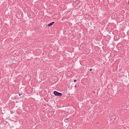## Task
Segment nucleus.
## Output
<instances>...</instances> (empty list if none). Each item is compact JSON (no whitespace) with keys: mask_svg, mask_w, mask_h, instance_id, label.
Returning <instances> with one entry per match:
<instances>
[{"mask_svg":"<svg viewBox=\"0 0 129 129\" xmlns=\"http://www.w3.org/2000/svg\"><path fill=\"white\" fill-rule=\"evenodd\" d=\"M75 87H77V85H75Z\"/></svg>","mask_w":129,"mask_h":129,"instance_id":"nucleus-7","label":"nucleus"},{"mask_svg":"<svg viewBox=\"0 0 129 129\" xmlns=\"http://www.w3.org/2000/svg\"><path fill=\"white\" fill-rule=\"evenodd\" d=\"M76 2L77 4H79L80 2L79 1V0H76Z\"/></svg>","mask_w":129,"mask_h":129,"instance_id":"nucleus-4","label":"nucleus"},{"mask_svg":"<svg viewBox=\"0 0 129 129\" xmlns=\"http://www.w3.org/2000/svg\"><path fill=\"white\" fill-rule=\"evenodd\" d=\"M76 81H77V80H76V79L74 80V82H76Z\"/></svg>","mask_w":129,"mask_h":129,"instance_id":"nucleus-5","label":"nucleus"},{"mask_svg":"<svg viewBox=\"0 0 129 129\" xmlns=\"http://www.w3.org/2000/svg\"><path fill=\"white\" fill-rule=\"evenodd\" d=\"M54 22H53L48 24V27H49L52 26L54 23Z\"/></svg>","mask_w":129,"mask_h":129,"instance_id":"nucleus-2","label":"nucleus"},{"mask_svg":"<svg viewBox=\"0 0 129 129\" xmlns=\"http://www.w3.org/2000/svg\"><path fill=\"white\" fill-rule=\"evenodd\" d=\"M53 93L54 95L56 96H61L62 95V94L61 93L58 92L56 91H54Z\"/></svg>","mask_w":129,"mask_h":129,"instance_id":"nucleus-1","label":"nucleus"},{"mask_svg":"<svg viewBox=\"0 0 129 129\" xmlns=\"http://www.w3.org/2000/svg\"><path fill=\"white\" fill-rule=\"evenodd\" d=\"M19 96H20L21 95V94H19Z\"/></svg>","mask_w":129,"mask_h":129,"instance_id":"nucleus-9","label":"nucleus"},{"mask_svg":"<svg viewBox=\"0 0 129 129\" xmlns=\"http://www.w3.org/2000/svg\"><path fill=\"white\" fill-rule=\"evenodd\" d=\"M92 69H90L89 70V71H92Z\"/></svg>","mask_w":129,"mask_h":129,"instance_id":"nucleus-6","label":"nucleus"},{"mask_svg":"<svg viewBox=\"0 0 129 129\" xmlns=\"http://www.w3.org/2000/svg\"><path fill=\"white\" fill-rule=\"evenodd\" d=\"M69 118H67L66 119H65L64 120V121L65 122H68V119Z\"/></svg>","mask_w":129,"mask_h":129,"instance_id":"nucleus-3","label":"nucleus"},{"mask_svg":"<svg viewBox=\"0 0 129 129\" xmlns=\"http://www.w3.org/2000/svg\"><path fill=\"white\" fill-rule=\"evenodd\" d=\"M128 4H129V1H128Z\"/></svg>","mask_w":129,"mask_h":129,"instance_id":"nucleus-8","label":"nucleus"}]
</instances>
